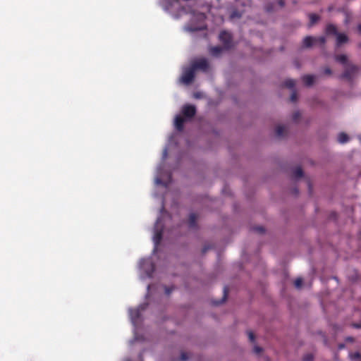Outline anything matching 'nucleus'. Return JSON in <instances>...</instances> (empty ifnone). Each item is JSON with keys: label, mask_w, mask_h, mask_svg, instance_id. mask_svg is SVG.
I'll use <instances>...</instances> for the list:
<instances>
[{"label": "nucleus", "mask_w": 361, "mask_h": 361, "mask_svg": "<svg viewBox=\"0 0 361 361\" xmlns=\"http://www.w3.org/2000/svg\"><path fill=\"white\" fill-rule=\"evenodd\" d=\"M313 358L314 357L312 354H307L303 357L302 360L303 361H313Z\"/></svg>", "instance_id": "27"}, {"label": "nucleus", "mask_w": 361, "mask_h": 361, "mask_svg": "<svg viewBox=\"0 0 361 361\" xmlns=\"http://www.w3.org/2000/svg\"><path fill=\"white\" fill-rule=\"evenodd\" d=\"M283 85L288 88L292 89L295 87V80L288 79L283 82Z\"/></svg>", "instance_id": "20"}, {"label": "nucleus", "mask_w": 361, "mask_h": 361, "mask_svg": "<svg viewBox=\"0 0 361 361\" xmlns=\"http://www.w3.org/2000/svg\"><path fill=\"white\" fill-rule=\"evenodd\" d=\"M285 132H286V128L283 126L279 125L276 126L275 133H276V135L277 137H283L285 134Z\"/></svg>", "instance_id": "15"}, {"label": "nucleus", "mask_w": 361, "mask_h": 361, "mask_svg": "<svg viewBox=\"0 0 361 361\" xmlns=\"http://www.w3.org/2000/svg\"><path fill=\"white\" fill-rule=\"evenodd\" d=\"M295 192L296 193H298V190L295 189Z\"/></svg>", "instance_id": "41"}, {"label": "nucleus", "mask_w": 361, "mask_h": 361, "mask_svg": "<svg viewBox=\"0 0 361 361\" xmlns=\"http://www.w3.org/2000/svg\"><path fill=\"white\" fill-rule=\"evenodd\" d=\"M197 216L195 213H191L189 216L188 219V226L190 228H196L197 227Z\"/></svg>", "instance_id": "10"}, {"label": "nucleus", "mask_w": 361, "mask_h": 361, "mask_svg": "<svg viewBox=\"0 0 361 361\" xmlns=\"http://www.w3.org/2000/svg\"><path fill=\"white\" fill-rule=\"evenodd\" d=\"M223 51V48L219 47V46H216V47H212L210 50H209V52L210 54L214 56H218L221 54V53Z\"/></svg>", "instance_id": "14"}, {"label": "nucleus", "mask_w": 361, "mask_h": 361, "mask_svg": "<svg viewBox=\"0 0 361 361\" xmlns=\"http://www.w3.org/2000/svg\"><path fill=\"white\" fill-rule=\"evenodd\" d=\"M357 30L361 33V24L357 26Z\"/></svg>", "instance_id": "38"}, {"label": "nucleus", "mask_w": 361, "mask_h": 361, "mask_svg": "<svg viewBox=\"0 0 361 361\" xmlns=\"http://www.w3.org/2000/svg\"><path fill=\"white\" fill-rule=\"evenodd\" d=\"M194 97H195V98H200V93H195V94H194Z\"/></svg>", "instance_id": "36"}, {"label": "nucleus", "mask_w": 361, "mask_h": 361, "mask_svg": "<svg viewBox=\"0 0 361 361\" xmlns=\"http://www.w3.org/2000/svg\"><path fill=\"white\" fill-rule=\"evenodd\" d=\"M182 114L186 118H192L196 114V108L194 105L186 104L182 108Z\"/></svg>", "instance_id": "5"}, {"label": "nucleus", "mask_w": 361, "mask_h": 361, "mask_svg": "<svg viewBox=\"0 0 361 361\" xmlns=\"http://www.w3.org/2000/svg\"><path fill=\"white\" fill-rule=\"evenodd\" d=\"M189 359L188 354L185 352H182L180 354V361H188Z\"/></svg>", "instance_id": "25"}, {"label": "nucleus", "mask_w": 361, "mask_h": 361, "mask_svg": "<svg viewBox=\"0 0 361 361\" xmlns=\"http://www.w3.org/2000/svg\"><path fill=\"white\" fill-rule=\"evenodd\" d=\"M157 183L158 184H163V182H162V181H161V179H159V178H157Z\"/></svg>", "instance_id": "37"}, {"label": "nucleus", "mask_w": 361, "mask_h": 361, "mask_svg": "<svg viewBox=\"0 0 361 361\" xmlns=\"http://www.w3.org/2000/svg\"><path fill=\"white\" fill-rule=\"evenodd\" d=\"M351 326L355 329H361V323H353Z\"/></svg>", "instance_id": "33"}, {"label": "nucleus", "mask_w": 361, "mask_h": 361, "mask_svg": "<svg viewBox=\"0 0 361 361\" xmlns=\"http://www.w3.org/2000/svg\"><path fill=\"white\" fill-rule=\"evenodd\" d=\"M349 140L348 135L345 133H341L338 136V141L340 143H345Z\"/></svg>", "instance_id": "18"}, {"label": "nucleus", "mask_w": 361, "mask_h": 361, "mask_svg": "<svg viewBox=\"0 0 361 361\" xmlns=\"http://www.w3.org/2000/svg\"><path fill=\"white\" fill-rule=\"evenodd\" d=\"M315 44L314 37L311 36H307L303 39V47L306 48L311 47Z\"/></svg>", "instance_id": "12"}, {"label": "nucleus", "mask_w": 361, "mask_h": 361, "mask_svg": "<svg viewBox=\"0 0 361 361\" xmlns=\"http://www.w3.org/2000/svg\"><path fill=\"white\" fill-rule=\"evenodd\" d=\"M315 44H319L320 45L323 46L326 43V38L324 36L314 37Z\"/></svg>", "instance_id": "21"}, {"label": "nucleus", "mask_w": 361, "mask_h": 361, "mask_svg": "<svg viewBox=\"0 0 361 361\" xmlns=\"http://www.w3.org/2000/svg\"><path fill=\"white\" fill-rule=\"evenodd\" d=\"M324 73L326 75H331V73H332V71H331V68H330L326 67V68H324Z\"/></svg>", "instance_id": "32"}, {"label": "nucleus", "mask_w": 361, "mask_h": 361, "mask_svg": "<svg viewBox=\"0 0 361 361\" xmlns=\"http://www.w3.org/2000/svg\"><path fill=\"white\" fill-rule=\"evenodd\" d=\"M162 239V229L158 230L156 229L155 233L154 235V242L156 246H157Z\"/></svg>", "instance_id": "13"}, {"label": "nucleus", "mask_w": 361, "mask_h": 361, "mask_svg": "<svg viewBox=\"0 0 361 361\" xmlns=\"http://www.w3.org/2000/svg\"><path fill=\"white\" fill-rule=\"evenodd\" d=\"M159 224V221H157L156 226L157 227Z\"/></svg>", "instance_id": "40"}, {"label": "nucleus", "mask_w": 361, "mask_h": 361, "mask_svg": "<svg viewBox=\"0 0 361 361\" xmlns=\"http://www.w3.org/2000/svg\"><path fill=\"white\" fill-rule=\"evenodd\" d=\"M191 67L194 68L195 71L197 70L207 71L209 68V63L206 59H200L195 61Z\"/></svg>", "instance_id": "3"}, {"label": "nucleus", "mask_w": 361, "mask_h": 361, "mask_svg": "<svg viewBox=\"0 0 361 361\" xmlns=\"http://www.w3.org/2000/svg\"><path fill=\"white\" fill-rule=\"evenodd\" d=\"M358 71V67L355 65H347L345 66L344 72L341 74L340 76L342 79H345L348 81H352L354 75L357 73Z\"/></svg>", "instance_id": "1"}, {"label": "nucleus", "mask_w": 361, "mask_h": 361, "mask_svg": "<svg viewBox=\"0 0 361 361\" xmlns=\"http://www.w3.org/2000/svg\"><path fill=\"white\" fill-rule=\"evenodd\" d=\"M335 59L336 61H338L343 65H346V66L348 65L347 64L348 58H347V56L345 54L336 55L335 56Z\"/></svg>", "instance_id": "16"}, {"label": "nucleus", "mask_w": 361, "mask_h": 361, "mask_svg": "<svg viewBox=\"0 0 361 361\" xmlns=\"http://www.w3.org/2000/svg\"><path fill=\"white\" fill-rule=\"evenodd\" d=\"M173 290V287H166L165 288V292L166 295H169Z\"/></svg>", "instance_id": "31"}, {"label": "nucleus", "mask_w": 361, "mask_h": 361, "mask_svg": "<svg viewBox=\"0 0 361 361\" xmlns=\"http://www.w3.org/2000/svg\"><path fill=\"white\" fill-rule=\"evenodd\" d=\"M353 357L354 359H359V358H360V357H361V355H360V353L356 352V353H355L353 355Z\"/></svg>", "instance_id": "34"}, {"label": "nucleus", "mask_w": 361, "mask_h": 361, "mask_svg": "<svg viewBox=\"0 0 361 361\" xmlns=\"http://www.w3.org/2000/svg\"><path fill=\"white\" fill-rule=\"evenodd\" d=\"M308 17H309V19H310V22L308 23V27H312L314 24H316L319 20H320V16L317 14H315V13H309L308 14Z\"/></svg>", "instance_id": "11"}, {"label": "nucleus", "mask_w": 361, "mask_h": 361, "mask_svg": "<svg viewBox=\"0 0 361 361\" xmlns=\"http://www.w3.org/2000/svg\"><path fill=\"white\" fill-rule=\"evenodd\" d=\"M195 78V71L192 67L186 68L181 76V82L185 85L190 84Z\"/></svg>", "instance_id": "2"}, {"label": "nucleus", "mask_w": 361, "mask_h": 361, "mask_svg": "<svg viewBox=\"0 0 361 361\" xmlns=\"http://www.w3.org/2000/svg\"><path fill=\"white\" fill-rule=\"evenodd\" d=\"M348 41V37L345 34L338 33L336 35V45L337 47H340L344 43H346Z\"/></svg>", "instance_id": "8"}, {"label": "nucleus", "mask_w": 361, "mask_h": 361, "mask_svg": "<svg viewBox=\"0 0 361 361\" xmlns=\"http://www.w3.org/2000/svg\"><path fill=\"white\" fill-rule=\"evenodd\" d=\"M279 4L281 7H283L285 5V1L283 0H279Z\"/></svg>", "instance_id": "35"}, {"label": "nucleus", "mask_w": 361, "mask_h": 361, "mask_svg": "<svg viewBox=\"0 0 361 361\" xmlns=\"http://www.w3.org/2000/svg\"><path fill=\"white\" fill-rule=\"evenodd\" d=\"M227 295H228V290H227V288L225 287L224 288V296L222 298V300L221 301L214 302V305H220V304L223 303L224 302H225L227 298Z\"/></svg>", "instance_id": "22"}, {"label": "nucleus", "mask_w": 361, "mask_h": 361, "mask_svg": "<svg viewBox=\"0 0 361 361\" xmlns=\"http://www.w3.org/2000/svg\"><path fill=\"white\" fill-rule=\"evenodd\" d=\"M315 77L312 75H305L302 76V80L306 86H311L314 82Z\"/></svg>", "instance_id": "9"}, {"label": "nucleus", "mask_w": 361, "mask_h": 361, "mask_svg": "<svg viewBox=\"0 0 361 361\" xmlns=\"http://www.w3.org/2000/svg\"><path fill=\"white\" fill-rule=\"evenodd\" d=\"M248 337L251 342H254L255 339V334L252 331L248 332Z\"/></svg>", "instance_id": "29"}, {"label": "nucleus", "mask_w": 361, "mask_h": 361, "mask_svg": "<svg viewBox=\"0 0 361 361\" xmlns=\"http://www.w3.org/2000/svg\"><path fill=\"white\" fill-rule=\"evenodd\" d=\"M293 175L295 178H300L303 176V171L301 167L295 168L293 171Z\"/></svg>", "instance_id": "19"}, {"label": "nucleus", "mask_w": 361, "mask_h": 361, "mask_svg": "<svg viewBox=\"0 0 361 361\" xmlns=\"http://www.w3.org/2000/svg\"><path fill=\"white\" fill-rule=\"evenodd\" d=\"M254 352L256 353V354H259L260 353L262 352V348L259 346H255L254 348Z\"/></svg>", "instance_id": "30"}, {"label": "nucleus", "mask_w": 361, "mask_h": 361, "mask_svg": "<svg viewBox=\"0 0 361 361\" xmlns=\"http://www.w3.org/2000/svg\"><path fill=\"white\" fill-rule=\"evenodd\" d=\"M295 64L296 68H300V65L298 64V63L297 61H295Z\"/></svg>", "instance_id": "39"}, {"label": "nucleus", "mask_w": 361, "mask_h": 361, "mask_svg": "<svg viewBox=\"0 0 361 361\" xmlns=\"http://www.w3.org/2000/svg\"><path fill=\"white\" fill-rule=\"evenodd\" d=\"M302 284V279L301 278H298L294 281V285L297 288H301Z\"/></svg>", "instance_id": "23"}, {"label": "nucleus", "mask_w": 361, "mask_h": 361, "mask_svg": "<svg viewBox=\"0 0 361 361\" xmlns=\"http://www.w3.org/2000/svg\"><path fill=\"white\" fill-rule=\"evenodd\" d=\"M325 32L327 35H335L336 36L338 32L337 27L333 24H328L326 26Z\"/></svg>", "instance_id": "7"}, {"label": "nucleus", "mask_w": 361, "mask_h": 361, "mask_svg": "<svg viewBox=\"0 0 361 361\" xmlns=\"http://www.w3.org/2000/svg\"><path fill=\"white\" fill-rule=\"evenodd\" d=\"M300 117V113L299 111H295L293 114L292 118L295 122H297Z\"/></svg>", "instance_id": "26"}, {"label": "nucleus", "mask_w": 361, "mask_h": 361, "mask_svg": "<svg viewBox=\"0 0 361 361\" xmlns=\"http://www.w3.org/2000/svg\"><path fill=\"white\" fill-rule=\"evenodd\" d=\"M297 93L295 92H293L290 95V101L295 102L297 100Z\"/></svg>", "instance_id": "28"}, {"label": "nucleus", "mask_w": 361, "mask_h": 361, "mask_svg": "<svg viewBox=\"0 0 361 361\" xmlns=\"http://www.w3.org/2000/svg\"><path fill=\"white\" fill-rule=\"evenodd\" d=\"M252 230L254 231H256V232L259 233H264V231H265L264 228L263 226H259L253 227Z\"/></svg>", "instance_id": "24"}, {"label": "nucleus", "mask_w": 361, "mask_h": 361, "mask_svg": "<svg viewBox=\"0 0 361 361\" xmlns=\"http://www.w3.org/2000/svg\"><path fill=\"white\" fill-rule=\"evenodd\" d=\"M185 121V118L180 115L176 116L174 124L177 130L182 131L183 130Z\"/></svg>", "instance_id": "6"}, {"label": "nucleus", "mask_w": 361, "mask_h": 361, "mask_svg": "<svg viewBox=\"0 0 361 361\" xmlns=\"http://www.w3.org/2000/svg\"><path fill=\"white\" fill-rule=\"evenodd\" d=\"M130 314L133 322H135L140 317V312L139 310H131Z\"/></svg>", "instance_id": "17"}, {"label": "nucleus", "mask_w": 361, "mask_h": 361, "mask_svg": "<svg viewBox=\"0 0 361 361\" xmlns=\"http://www.w3.org/2000/svg\"><path fill=\"white\" fill-rule=\"evenodd\" d=\"M219 39L224 44L225 48L228 49L231 47L232 36L229 32L226 31L221 32L219 34Z\"/></svg>", "instance_id": "4"}]
</instances>
